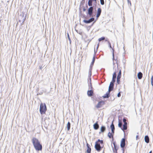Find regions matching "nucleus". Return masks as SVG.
I'll use <instances>...</instances> for the list:
<instances>
[{
    "label": "nucleus",
    "instance_id": "f257e3e1",
    "mask_svg": "<svg viewBox=\"0 0 153 153\" xmlns=\"http://www.w3.org/2000/svg\"><path fill=\"white\" fill-rule=\"evenodd\" d=\"M32 142L34 147L36 150L40 151L42 150V145L40 144L38 139L35 137H33L32 139Z\"/></svg>",
    "mask_w": 153,
    "mask_h": 153
},
{
    "label": "nucleus",
    "instance_id": "f03ea898",
    "mask_svg": "<svg viewBox=\"0 0 153 153\" xmlns=\"http://www.w3.org/2000/svg\"><path fill=\"white\" fill-rule=\"evenodd\" d=\"M26 14L25 15V13L22 12L18 17L19 22H22V24H23L26 19Z\"/></svg>",
    "mask_w": 153,
    "mask_h": 153
},
{
    "label": "nucleus",
    "instance_id": "7ed1b4c3",
    "mask_svg": "<svg viewBox=\"0 0 153 153\" xmlns=\"http://www.w3.org/2000/svg\"><path fill=\"white\" fill-rule=\"evenodd\" d=\"M40 112L41 114H44L47 110V107L45 103H41L40 105Z\"/></svg>",
    "mask_w": 153,
    "mask_h": 153
},
{
    "label": "nucleus",
    "instance_id": "20e7f679",
    "mask_svg": "<svg viewBox=\"0 0 153 153\" xmlns=\"http://www.w3.org/2000/svg\"><path fill=\"white\" fill-rule=\"evenodd\" d=\"M103 146V145L101 146L100 143H98V142H96L95 143V148L96 150L98 152L100 151L102 148Z\"/></svg>",
    "mask_w": 153,
    "mask_h": 153
},
{
    "label": "nucleus",
    "instance_id": "39448f33",
    "mask_svg": "<svg viewBox=\"0 0 153 153\" xmlns=\"http://www.w3.org/2000/svg\"><path fill=\"white\" fill-rule=\"evenodd\" d=\"M123 121L124 123V124L123 125V128H122V130L124 131V130H126L127 129V123L126 119L124 118L123 119Z\"/></svg>",
    "mask_w": 153,
    "mask_h": 153
},
{
    "label": "nucleus",
    "instance_id": "423d86ee",
    "mask_svg": "<svg viewBox=\"0 0 153 153\" xmlns=\"http://www.w3.org/2000/svg\"><path fill=\"white\" fill-rule=\"evenodd\" d=\"M125 138H122L121 142L120 144V146L122 148L121 149V150L123 151V152L122 153H124V150H123V148L125 147Z\"/></svg>",
    "mask_w": 153,
    "mask_h": 153
},
{
    "label": "nucleus",
    "instance_id": "0eeeda50",
    "mask_svg": "<svg viewBox=\"0 0 153 153\" xmlns=\"http://www.w3.org/2000/svg\"><path fill=\"white\" fill-rule=\"evenodd\" d=\"M93 7H90L88 10V14L90 16H92L93 13Z\"/></svg>",
    "mask_w": 153,
    "mask_h": 153
},
{
    "label": "nucleus",
    "instance_id": "6e6552de",
    "mask_svg": "<svg viewBox=\"0 0 153 153\" xmlns=\"http://www.w3.org/2000/svg\"><path fill=\"white\" fill-rule=\"evenodd\" d=\"M94 18L93 17H92L90 18V19L88 20H84L83 21V22L85 23L86 24H88L94 21Z\"/></svg>",
    "mask_w": 153,
    "mask_h": 153
},
{
    "label": "nucleus",
    "instance_id": "1a4fd4ad",
    "mask_svg": "<svg viewBox=\"0 0 153 153\" xmlns=\"http://www.w3.org/2000/svg\"><path fill=\"white\" fill-rule=\"evenodd\" d=\"M101 13V9L100 8H98L97 12L96 17L97 18H98L100 16Z\"/></svg>",
    "mask_w": 153,
    "mask_h": 153
},
{
    "label": "nucleus",
    "instance_id": "9d476101",
    "mask_svg": "<svg viewBox=\"0 0 153 153\" xmlns=\"http://www.w3.org/2000/svg\"><path fill=\"white\" fill-rule=\"evenodd\" d=\"M86 146L87 147V149L86 151L87 152V153H91V149L90 147V145L88 143H87L86 144Z\"/></svg>",
    "mask_w": 153,
    "mask_h": 153
},
{
    "label": "nucleus",
    "instance_id": "9b49d317",
    "mask_svg": "<svg viewBox=\"0 0 153 153\" xmlns=\"http://www.w3.org/2000/svg\"><path fill=\"white\" fill-rule=\"evenodd\" d=\"M111 128V132L113 133V134H114V131L115 130V127L113 123V122H112V124L110 126Z\"/></svg>",
    "mask_w": 153,
    "mask_h": 153
},
{
    "label": "nucleus",
    "instance_id": "f8f14e48",
    "mask_svg": "<svg viewBox=\"0 0 153 153\" xmlns=\"http://www.w3.org/2000/svg\"><path fill=\"white\" fill-rule=\"evenodd\" d=\"M87 94L89 97H91L93 94V91L92 90H88L87 91Z\"/></svg>",
    "mask_w": 153,
    "mask_h": 153
},
{
    "label": "nucleus",
    "instance_id": "ddd939ff",
    "mask_svg": "<svg viewBox=\"0 0 153 153\" xmlns=\"http://www.w3.org/2000/svg\"><path fill=\"white\" fill-rule=\"evenodd\" d=\"M117 74L116 72H114L113 75L112 79V81L113 82H115V79L116 78Z\"/></svg>",
    "mask_w": 153,
    "mask_h": 153
},
{
    "label": "nucleus",
    "instance_id": "4468645a",
    "mask_svg": "<svg viewBox=\"0 0 153 153\" xmlns=\"http://www.w3.org/2000/svg\"><path fill=\"white\" fill-rule=\"evenodd\" d=\"M108 45L109 46V47L111 48L112 50H113V60H114V49L111 46V43L109 41H108Z\"/></svg>",
    "mask_w": 153,
    "mask_h": 153
},
{
    "label": "nucleus",
    "instance_id": "2eb2a0df",
    "mask_svg": "<svg viewBox=\"0 0 153 153\" xmlns=\"http://www.w3.org/2000/svg\"><path fill=\"white\" fill-rule=\"evenodd\" d=\"M144 140L145 142L146 143H148L149 142V138L148 135H146L145 137Z\"/></svg>",
    "mask_w": 153,
    "mask_h": 153
},
{
    "label": "nucleus",
    "instance_id": "dca6fc26",
    "mask_svg": "<svg viewBox=\"0 0 153 153\" xmlns=\"http://www.w3.org/2000/svg\"><path fill=\"white\" fill-rule=\"evenodd\" d=\"M96 1L97 0H89L88 2V6L92 7V5L93 1H95L96 2Z\"/></svg>",
    "mask_w": 153,
    "mask_h": 153
},
{
    "label": "nucleus",
    "instance_id": "f3484780",
    "mask_svg": "<svg viewBox=\"0 0 153 153\" xmlns=\"http://www.w3.org/2000/svg\"><path fill=\"white\" fill-rule=\"evenodd\" d=\"M99 128V125L97 122L94 125V128L95 130H97Z\"/></svg>",
    "mask_w": 153,
    "mask_h": 153
},
{
    "label": "nucleus",
    "instance_id": "a211bd4d",
    "mask_svg": "<svg viewBox=\"0 0 153 153\" xmlns=\"http://www.w3.org/2000/svg\"><path fill=\"white\" fill-rule=\"evenodd\" d=\"M143 76V74L141 72H139L137 74V77L138 79H141Z\"/></svg>",
    "mask_w": 153,
    "mask_h": 153
},
{
    "label": "nucleus",
    "instance_id": "6ab92c4d",
    "mask_svg": "<svg viewBox=\"0 0 153 153\" xmlns=\"http://www.w3.org/2000/svg\"><path fill=\"white\" fill-rule=\"evenodd\" d=\"M114 135V134L112 132L111 133L110 132H109L108 133V136L110 138H112L113 139Z\"/></svg>",
    "mask_w": 153,
    "mask_h": 153
},
{
    "label": "nucleus",
    "instance_id": "aec40b11",
    "mask_svg": "<svg viewBox=\"0 0 153 153\" xmlns=\"http://www.w3.org/2000/svg\"><path fill=\"white\" fill-rule=\"evenodd\" d=\"M102 102H99L98 103L97 105H96V107L97 108H99L101 107L102 105H101V103Z\"/></svg>",
    "mask_w": 153,
    "mask_h": 153
},
{
    "label": "nucleus",
    "instance_id": "412c9836",
    "mask_svg": "<svg viewBox=\"0 0 153 153\" xmlns=\"http://www.w3.org/2000/svg\"><path fill=\"white\" fill-rule=\"evenodd\" d=\"M110 94H109L107 92V93L105 94L102 97L104 98H108L110 97Z\"/></svg>",
    "mask_w": 153,
    "mask_h": 153
},
{
    "label": "nucleus",
    "instance_id": "4be33fe9",
    "mask_svg": "<svg viewBox=\"0 0 153 153\" xmlns=\"http://www.w3.org/2000/svg\"><path fill=\"white\" fill-rule=\"evenodd\" d=\"M114 82H113L111 81L110 83L109 88H112L113 89L114 86Z\"/></svg>",
    "mask_w": 153,
    "mask_h": 153
},
{
    "label": "nucleus",
    "instance_id": "5701e85b",
    "mask_svg": "<svg viewBox=\"0 0 153 153\" xmlns=\"http://www.w3.org/2000/svg\"><path fill=\"white\" fill-rule=\"evenodd\" d=\"M67 127L68 131H69L71 127V123L69 122L67 123Z\"/></svg>",
    "mask_w": 153,
    "mask_h": 153
},
{
    "label": "nucleus",
    "instance_id": "b1692460",
    "mask_svg": "<svg viewBox=\"0 0 153 153\" xmlns=\"http://www.w3.org/2000/svg\"><path fill=\"white\" fill-rule=\"evenodd\" d=\"M122 123L121 121H120V120H119V123L118 124V126L121 129H122V128H123L122 127Z\"/></svg>",
    "mask_w": 153,
    "mask_h": 153
},
{
    "label": "nucleus",
    "instance_id": "393cba45",
    "mask_svg": "<svg viewBox=\"0 0 153 153\" xmlns=\"http://www.w3.org/2000/svg\"><path fill=\"white\" fill-rule=\"evenodd\" d=\"M106 128L105 127L103 126H102L100 128V131L101 132H103L104 131Z\"/></svg>",
    "mask_w": 153,
    "mask_h": 153
},
{
    "label": "nucleus",
    "instance_id": "a878e982",
    "mask_svg": "<svg viewBox=\"0 0 153 153\" xmlns=\"http://www.w3.org/2000/svg\"><path fill=\"white\" fill-rule=\"evenodd\" d=\"M113 144H114V149L115 150L117 151L118 147L115 144V143H113Z\"/></svg>",
    "mask_w": 153,
    "mask_h": 153
},
{
    "label": "nucleus",
    "instance_id": "bb28decb",
    "mask_svg": "<svg viewBox=\"0 0 153 153\" xmlns=\"http://www.w3.org/2000/svg\"><path fill=\"white\" fill-rule=\"evenodd\" d=\"M95 54H94V56L93 58L92 61V62H91V64L92 65H94V62L95 61Z\"/></svg>",
    "mask_w": 153,
    "mask_h": 153
},
{
    "label": "nucleus",
    "instance_id": "cd10ccee",
    "mask_svg": "<svg viewBox=\"0 0 153 153\" xmlns=\"http://www.w3.org/2000/svg\"><path fill=\"white\" fill-rule=\"evenodd\" d=\"M121 70H120L119 72V73L117 75V78H121Z\"/></svg>",
    "mask_w": 153,
    "mask_h": 153
},
{
    "label": "nucleus",
    "instance_id": "c85d7f7f",
    "mask_svg": "<svg viewBox=\"0 0 153 153\" xmlns=\"http://www.w3.org/2000/svg\"><path fill=\"white\" fill-rule=\"evenodd\" d=\"M96 142H98V143H100V144H101L102 145L103 144V141L102 140H100L99 139H98Z\"/></svg>",
    "mask_w": 153,
    "mask_h": 153
},
{
    "label": "nucleus",
    "instance_id": "c756f323",
    "mask_svg": "<svg viewBox=\"0 0 153 153\" xmlns=\"http://www.w3.org/2000/svg\"><path fill=\"white\" fill-rule=\"evenodd\" d=\"M105 39V37H102L98 39V40L99 42L101 41L102 40H104Z\"/></svg>",
    "mask_w": 153,
    "mask_h": 153
},
{
    "label": "nucleus",
    "instance_id": "7c9ffc66",
    "mask_svg": "<svg viewBox=\"0 0 153 153\" xmlns=\"http://www.w3.org/2000/svg\"><path fill=\"white\" fill-rule=\"evenodd\" d=\"M100 4L102 5H103L104 4V0H100Z\"/></svg>",
    "mask_w": 153,
    "mask_h": 153
},
{
    "label": "nucleus",
    "instance_id": "2f4dec72",
    "mask_svg": "<svg viewBox=\"0 0 153 153\" xmlns=\"http://www.w3.org/2000/svg\"><path fill=\"white\" fill-rule=\"evenodd\" d=\"M113 89L112 88H108V91L107 92L108 93L110 94V92L111 91L113 90Z\"/></svg>",
    "mask_w": 153,
    "mask_h": 153
},
{
    "label": "nucleus",
    "instance_id": "473e14b6",
    "mask_svg": "<svg viewBox=\"0 0 153 153\" xmlns=\"http://www.w3.org/2000/svg\"><path fill=\"white\" fill-rule=\"evenodd\" d=\"M127 1H128V4L129 6H131V1H130L129 0H127Z\"/></svg>",
    "mask_w": 153,
    "mask_h": 153
},
{
    "label": "nucleus",
    "instance_id": "72a5a7b5",
    "mask_svg": "<svg viewBox=\"0 0 153 153\" xmlns=\"http://www.w3.org/2000/svg\"><path fill=\"white\" fill-rule=\"evenodd\" d=\"M120 78H117V82L118 84H119L120 83Z\"/></svg>",
    "mask_w": 153,
    "mask_h": 153
},
{
    "label": "nucleus",
    "instance_id": "f704fd0d",
    "mask_svg": "<svg viewBox=\"0 0 153 153\" xmlns=\"http://www.w3.org/2000/svg\"><path fill=\"white\" fill-rule=\"evenodd\" d=\"M91 70H91V71H90V69H89V76H91Z\"/></svg>",
    "mask_w": 153,
    "mask_h": 153
},
{
    "label": "nucleus",
    "instance_id": "c9c22d12",
    "mask_svg": "<svg viewBox=\"0 0 153 153\" xmlns=\"http://www.w3.org/2000/svg\"><path fill=\"white\" fill-rule=\"evenodd\" d=\"M93 65H92V64L91 63V64L90 67V69H90V71H91V70H92V68Z\"/></svg>",
    "mask_w": 153,
    "mask_h": 153
},
{
    "label": "nucleus",
    "instance_id": "e433bc0d",
    "mask_svg": "<svg viewBox=\"0 0 153 153\" xmlns=\"http://www.w3.org/2000/svg\"><path fill=\"white\" fill-rule=\"evenodd\" d=\"M93 65H92V64L91 63V64L90 67V69H90V71H91V70H92V68Z\"/></svg>",
    "mask_w": 153,
    "mask_h": 153
},
{
    "label": "nucleus",
    "instance_id": "4c0bfd02",
    "mask_svg": "<svg viewBox=\"0 0 153 153\" xmlns=\"http://www.w3.org/2000/svg\"><path fill=\"white\" fill-rule=\"evenodd\" d=\"M117 96L118 97H120L121 96L120 92H119L118 93Z\"/></svg>",
    "mask_w": 153,
    "mask_h": 153
},
{
    "label": "nucleus",
    "instance_id": "58836bf2",
    "mask_svg": "<svg viewBox=\"0 0 153 153\" xmlns=\"http://www.w3.org/2000/svg\"><path fill=\"white\" fill-rule=\"evenodd\" d=\"M90 79V86L91 87V88H92V84L91 83V79Z\"/></svg>",
    "mask_w": 153,
    "mask_h": 153
},
{
    "label": "nucleus",
    "instance_id": "ea45409f",
    "mask_svg": "<svg viewBox=\"0 0 153 153\" xmlns=\"http://www.w3.org/2000/svg\"><path fill=\"white\" fill-rule=\"evenodd\" d=\"M67 36H68V39H69V40L70 41L71 40V39H70V37H69V34L68 33H67Z\"/></svg>",
    "mask_w": 153,
    "mask_h": 153
},
{
    "label": "nucleus",
    "instance_id": "a19ab883",
    "mask_svg": "<svg viewBox=\"0 0 153 153\" xmlns=\"http://www.w3.org/2000/svg\"><path fill=\"white\" fill-rule=\"evenodd\" d=\"M113 151L114 153H117V151L114 150V149H113Z\"/></svg>",
    "mask_w": 153,
    "mask_h": 153
},
{
    "label": "nucleus",
    "instance_id": "79ce46f5",
    "mask_svg": "<svg viewBox=\"0 0 153 153\" xmlns=\"http://www.w3.org/2000/svg\"><path fill=\"white\" fill-rule=\"evenodd\" d=\"M151 81H153V75L151 77Z\"/></svg>",
    "mask_w": 153,
    "mask_h": 153
},
{
    "label": "nucleus",
    "instance_id": "37998d69",
    "mask_svg": "<svg viewBox=\"0 0 153 153\" xmlns=\"http://www.w3.org/2000/svg\"><path fill=\"white\" fill-rule=\"evenodd\" d=\"M151 83L152 84V85L153 86V81H151Z\"/></svg>",
    "mask_w": 153,
    "mask_h": 153
},
{
    "label": "nucleus",
    "instance_id": "c03bdc74",
    "mask_svg": "<svg viewBox=\"0 0 153 153\" xmlns=\"http://www.w3.org/2000/svg\"><path fill=\"white\" fill-rule=\"evenodd\" d=\"M86 10V9L85 8L83 9V11H85Z\"/></svg>",
    "mask_w": 153,
    "mask_h": 153
},
{
    "label": "nucleus",
    "instance_id": "a18cd8bd",
    "mask_svg": "<svg viewBox=\"0 0 153 153\" xmlns=\"http://www.w3.org/2000/svg\"><path fill=\"white\" fill-rule=\"evenodd\" d=\"M95 22V21H94V22H93V23H92V25H91V26H93V25L94 24V22Z\"/></svg>",
    "mask_w": 153,
    "mask_h": 153
},
{
    "label": "nucleus",
    "instance_id": "49530a36",
    "mask_svg": "<svg viewBox=\"0 0 153 153\" xmlns=\"http://www.w3.org/2000/svg\"><path fill=\"white\" fill-rule=\"evenodd\" d=\"M149 153H152V151H150Z\"/></svg>",
    "mask_w": 153,
    "mask_h": 153
},
{
    "label": "nucleus",
    "instance_id": "de8ad7c7",
    "mask_svg": "<svg viewBox=\"0 0 153 153\" xmlns=\"http://www.w3.org/2000/svg\"><path fill=\"white\" fill-rule=\"evenodd\" d=\"M42 94V93H39V94H40V95H41Z\"/></svg>",
    "mask_w": 153,
    "mask_h": 153
},
{
    "label": "nucleus",
    "instance_id": "09e8293b",
    "mask_svg": "<svg viewBox=\"0 0 153 153\" xmlns=\"http://www.w3.org/2000/svg\"><path fill=\"white\" fill-rule=\"evenodd\" d=\"M99 44H98L97 45V47H99Z\"/></svg>",
    "mask_w": 153,
    "mask_h": 153
},
{
    "label": "nucleus",
    "instance_id": "8fccbe9b",
    "mask_svg": "<svg viewBox=\"0 0 153 153\" xmlns=\"http://www.w3.org/2000/svg\"><path fill=\"white\" fill-rule=\"evenodd\" d=\"M98 47H97V50L98 49Z\"/></svg>",
    "mask_w": 153,
    "mask_h": 153
},
{
    "label": "nucleus",
    "instance_id": "3c124183",
    "mask_svg": "<svg viewBox=\"0 0 153 153\" xmlns=\"http://www.w3.org/2000/svg\"><path fill=\"white\" fill-rule=\"evenodd\" d=\"M105 41H107L108 42V40H105Z\"/></svg>",
    "mask_w": 153,
    "mask_h": 153
},
{
    "label": "nucleus",
    "instance_id": "603ef678",
    "mask_svg": "<svg viewBox=\"0 0 153 153\" xmlns=\"http://www.w3.org/2000/svg\"><path fill=\"white\" fill-rule=\"evenodd\" d=\"M137 137H138V136H136V138H137Z\"/></svg>",
    "mask_w": 153,
    "mask_h": 153
},
{
    "label": "nucleus",
    "instance_id": "864d4df0",
    "mask_svg": "<svg viewBox=\"0 0 153 153\" xmlns=\"http://www.w3.org/2000/svg\"><path fill=\"white\" fill-rule=\"evenodd\" d=\"M95 49H94V52H95Z\"/></svg>",
    "mask_w": 153,
    "mask_h": 153
},
{
    "label": "nucleus",
    "instance_id": "5fc2aeb1",
    "mask_svg": "<svg viewBox=\"0 0 153 153\" xmlns=\"http://www.w3.org/2000/svg\"><path fill=\"white\" fill-rule=\"evenodd\" d=\"M41 68H42V67H40V69H41Z\"/></svg>",
    "mask_w": 153,
    "mask_h": 153
},
{
    "label": "nucleus",
    "instance_id": "6e6d98bb",
    "mask_svg": "<svg viewBox=\"0 0 153 153\" xmlns=\"http://www.w3.org/2000/svg\"><path fill=\"white\" fill-rule=\"evenodd\" d=\"M113 64H114V62H113Z\"/></svg>",
    "mask_w": 153,
    "mask_h": 153
}]
</instances>
